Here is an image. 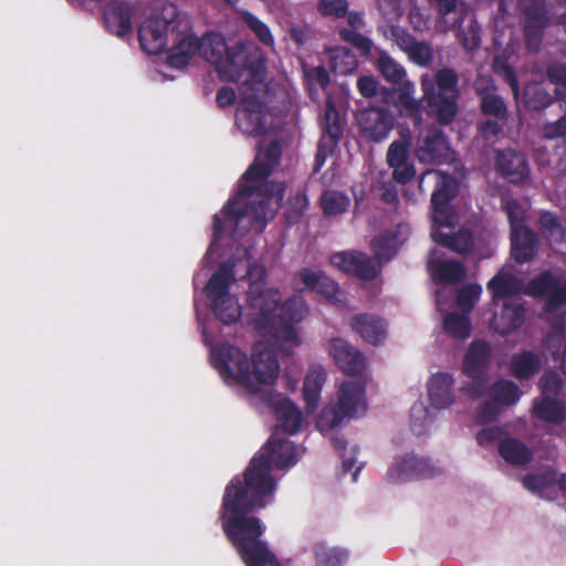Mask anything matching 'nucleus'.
Returning a JSON list of instances; mask_svg holds the SVG:
<instances>
[{"label": "nucleus", "mask_w": 566, "mask_h": 566, "mask_svg": "<svg viewBox=\"0 0 566 566\" xmlns=\"http://www.w3.org/2000/svg\"><path fill=\"white\" fill-rule=\"evenodd\" d=\"M296 448L286 439L271 437L254 455L242 475H234L224 488L219 521L227 539L259 538L265 526L254 513L272 497L276 481L273 468L295 465Z\"/></svg>", "instance_id": "obj_1"}, {"label": "nucleus", "mask_w": 566, "mask_h": 566, "mask_svg": "<svg viewBox=\"0 0 566 566\" xmlns=\"http://www.w3.org/2000/svg\"><path fill=\"white\" fill-rule=\"evenodd\" d=\"M243 174L233 199L228 200L221 216H213L212 243L219 242L226 234L232 240L243 238L250 230L263 231L266 222L273 218L271 201L277 192L283 198V188L268 181L281 157V146L276 140L269 144Z\"/></svg>", "instance_id": "obj_2"}, {"label": "nucleus", "mask_w": 566, "mask_h": 566, "mask_svg": "<svg viewBox=\"0 0 566 566\" xmlns=\"http://www.w3.org/2000/svg\"><path fill=\"white\" fill-rule=\"evenodd\" d=\"M277 289H266L254 295L251 307L255 312L253 327L264 338L277 346L284 355H291L301 345L296 325L307 315L308 307L301 296H291L281 305Z\"/></svg>", "instance_id": "obj_3"}, {"label": "nucleus", "mask_w": 566, "mask_h": 566, "mask_svg": "<svg viewBox=\"0 0 566 566\" xmlns=\"http://www.w3.org/2000/svg\"><path fill=\"white\" fill-rule=\"evenodd\" d=\"M210 361L226 382H234L251 392L274 384L280 373L275 353L266 347L254 348L250 360L239 347L221 343L210 349Z\"/></svg>", "instance_id": "obj_4"}, {"label": "nucleus", "mask_w": 566, "mask_h": 566, "mask_svg": "<svg viewBox=\"0 0 566 566\" xmlns=\"http://www.w3.org/2000/svg\"><path fill=\"white\" fill-rule=\"evenodd\" d=\"M458 84V73L450 67L438 70L433 78L429 75L421 77L423 99L436 114L437 122L440 125L452 123L459 112L460 90Z\"/></svg>", "instance_id": "obj_5"}, {"label": "nucleus", "mask_w": 566, "mask_h": 566, "mask_svg": "<svg viewBox=\"0 0 566 566\" xmlns=\"http://www.w3.org/2000/svg\"><path fill=\"white\" fill-rule=\"evenodd\" d=\"M359 408L366 409L365 384L360 380L344 381L338 389L337 403L322 410L316 427L319 431L335 429L345 418L356 417Z\"/></svg>", "instance_id": "obj_6"}, {"label": "nucleus", "mask_w": 566, "mask_h": 566, "mask_svg": "<svg viewBox=\"0 0 566 566\" xmlns=\"http://www.w3.org/2000/svg\"><path fill=\"white\" fill-rule=\"evenodd\" d=\"M524 293L544 300L543 310L548 314L566 306V281H562L551 270H544L532 277L525 285Z\"/></svg>", "instance_id": "obj_7"}, {"label": "nucleus", "mask_w": 566, "mask_h": 566, "mask_svg": "<svg viewBox=\"0 0 566 566\" xmlns=\"http://www.w3.org/2000/svg\"><path fill=\"white\" fill-rule=\"evenodd\" d=\"M450 144L436 125L423 128L417 136L413 154L420 164L440 166L450 160Z\"/></svg>", "instance_id": "obj_8"}, {"label": "nucleus", "mask_w": 566, "mask_h": 566, "mask_svg": "<svg viewBox=\"0 0 566 566\" xmlns=\"http://www.w3.org/2000/svg\"><path fill=\"white\" fill-rule=\"evenodd\" d=\"M411 147V133L409 129L400 130L399 138L395 139L386 153V163L392 169V179L407 185L416 177V167L409 160Z\"/></svg>", "instance_id": "obj_9"}, {"label": "nucleus", "mask_w": 566, "mask_h": 566, "mask_svg": "<svg viewBox=\"0 0 566 566\" xmlns=\"http://www.w3.org/2000/svg\"><path fill=\"white\" fill-rule=\"evenodd\" d=\"M239 129L249 136L262 137L268 133L265 114L256 94L240 91V104L235 114Z\"/></svg>", "instance_id": "obj_10"}, {"label": "nucleus", "mask_w": 566, "mask_h": 566, "mask_svg": "<svg viewBox=\"0 0 566 566\" xmlns=\"http://www.w3.org/2000/svg\"><path fill=\"white\" fill-rule=\"evenodd\" d=\"M245 70L256 77L260 72L265 73V65L261 60L249 63L248 55L241 45L229 48L220 65L216 69L219 77L228 82H237Z\"/></svg>", "instance_id": "obj_11"}, {"label": "nucleus", "mask_w": 566, "mask_h": 566, "mask_svg": "<svg viewBox=\"0 0 566 566\" xmlns=\"http://www.w3.org/2000/svg\"><path fill=\"white\" fill-rule=\"evenodd\" d=\"M295 289L298 291H308L323 297L324 300L336 303L339 302V285L331 279L324 271H314L303 268L294 274Z\"/></svg>", "instance_id": "obj_12"}, {"label": "nucleus", "mask_w": 566, "mask_h": 566, "mask_svg": "<svg viewBox=\"0 0 566 566\" xmlns=\"http://www.w3.org/2000/svg\"><path fill=\"white\" fill-rule=\"evenodd\" d=\"M437 469L427 458H419L413 453L396 460L387 471V480L391 483L408 482L411 480L432 478Z\"/></svg>", "instance_id": "obj_13"}, {"label": "nucleus", "mask_w": 566, "mask_h": 566, "mask_svg": "<svg viewBox=\"0 0 566 566\" xmlns=\"http://www.w3.org/2000/svg\"><path fill=\"white\" fill-rule=\"evenodd\" d=\"M176 14V7L171 6L169 19L153 17L139 27L138 41L146 53L157 55L166 49L168 25L172 22Z\"/></svg>", "instance_id": "obj_14"}, {"label": "nucleus", "mask_w": 566, "mask_h": 566, "mask_svg": "<svg viewBox=\"0 0 566 566\" xmlns=\"http://www.w3.org/2000/svg\"><path fill=\"white\" fill-rule=\"evenodd\" d=\"M359 128L365 137L379 143L388 137L394 128V116L386 107L361 109L356 115Z\"/></svg>", "instance_id": "obj_15"}, {"label": "nucleus", "mask_w": 566, "mask_h": 566, "mask_svg": "<svg viewBox=\"0 0 566 566\" xmlns=\"http://www.w3.org/2000/svg\"><path fill=\"white\" fill-rule=\"evenodd\" d=\"M245 566H282L266 542L259 538L228 539Z\"/></svg>", "instance_id": "obj_16"}, {"label": "nucleus", "mask_w": 566, "mask_h": 566, "mask_svg": "<svg viewBox=\"0 0 566 566\" xmlns=\"http://www.w3.org/2000/svg\"><path fill=\"white\" fill-rule=\"evenodd\" d=\"M329 354L346 375H359L365 370L366 359L363 353L342 338L332 339Z\"/></svg>", "instance_id": "obj_17"}, {"label": "nucleus", "mask_w": 566, "mask_h": 566, "mask_svg": "<svg viewBox=\"0 0 566 566\" xmlns=\"http://www.w3.org/2000/svg\"><path fill=\"white\" fill-rule=\"evenodd\" d=\"M135 7L126 1L112 2L103 12L105 28L118 38L129 35L133 31L132 19Z\"/></svg>", "instance_id": "obj_18"}, {"label": "nucleus", "mask_w": 566, "mask_h": 566, "mask_svg": "<svg viewBox=\"0 0 566 566\" xmlns=\"http://www.w3.org/2000/svg\"><path fill=\"white\" fill-rule=\"evenodd\" d=\"M500 175L511 184H522L530 178L527 159L512 149L499 151L495 159Z\"/></svg>", "instance_id": "obj_19"}, {"label": "nucleus", "mask_w": 566, "mask_h": 566, "mask_svg": "<svg viewBox=\"0 0 566 566\" xmlns=\"http://www.w3.org/2000/svg\"><path fill=\"white\" fill-rule=\"evenodd\" d=\"M492 349L483 339L473 340L464 355L462 371L468 378L485 376L491 364Z\"/></svg>", "instance_id": "obj_20"}, {"label": "nucleus", "mask_w": 566, "mask_h": 566, "mask_svg": "<svg viewBox=\"0 0 566 566\" xmlns=\"http://www.w3.org/2000/svg\"><path fill=\"white\" fill-rule=\"evenodd\" d=\"M526 308L520 302H505L491 319V327L501 336H507L525 322Z\"/></svg>", "instance_id": "obj_21"}, {"label": "nucleus", "mask_w": 566, "mask_h": 566, "mask_svg": "<svg viewBox=\"0 0 566 566\" xmlns=\"http://www.w3.org/2000/svg\"><path fill=\"white\" fill-rule=\"evenodd\" d=\"M350 327L370 345L377 346L387 337L386 322L373 314L361 313L354 315L350 318Z\"/></svg>", "instance_id": "obj_22"}, {"label": "nucleus", "mask_w": 566, "mask_h": 566, "mask_svg": "<svg viewBox=\"0 0 566 566\" xmlns=\"http://www.w3.org/2000/svg\"><path fill=\"white\" fill-rule=\"evenodd\" d=\"M436 250L431 251L427 268L437 283L458 284L467 275L465 265L455 260H440L434 258Z\"/></svg>", "instance_id": "obj_23"}, {"label": "nucleus", "mask_w": 566, "mask_h": 566, "mask_svg": "<svg viewBox=\"0 0 566 566\" xmlns=\"http://www.w3.org/2000/svg\"><path fill=\"white\" fill-rule=\"evenodd\" d=\"M454 379L449 373H437L428 381V396L436 409L449 408L454 402Z\"/></svg>", "instance_id": "obj_24"}, {"label": "nucleus", "mask_w": 566, "mask_h": 566, "mask_svg": "<svg viewBox=\"0 0 566 566\" xmlns=\"http://www.w3.org/2000/svg\"><path fill=\"white\" fill-rule=\"evenodd\" d=\"M316 9L323 18H332L334 20L346 18L347 24L350 28L363 29L365 27L363 13L349 10L348 0H318Z\"/></svg>", "instance_id": "obj_25"}, {"label": "nucleus", "mask_w": 566, "mask_h": 566, "mask_svg": "<svg viewBox=\"0 0 566 566\" xmlns=\"http://www.w3.org/2000/svg\"><path fill=\"white\" fill-rule=\"evenodd\" d=\"M325 381L326 371L323 366L318 364L311 365L304 378L302 389L303 399L305 401L306 411L308 413L316 410Z\"/></svg>", "instance_id": "obj_26"}, {"label": "nucleus", "mask_w": 566, "mask_h": 566, "mask_svg": "<svg viewBox=\"0 0 566 566\" xmlns=\"http://www.w3.org/2000/svg\"><path fill=\"white\" fill-rule=\"evenodd\" d=\"M542 369L539 354L523 349L511 357L509 365L510 374L520 381L530 380Z\"/></svg>", "instance_id": "obj_27"}, {"label": "nucleus", "mask_w": 566, "mask_h": 566, "mask_svg": "<svg viewBox=\"0 0 566 566\" xmlns=\"http://www.w3.org/2000/svg\"><path fill=\"white\" fill-rule=\"evenodd\" d=\"M234 281V263L230 261L222 262L206 285L208 298L214 302L222 297L230 296L229 290Z\"/></svg>", "instance_id": "obj_28"}, {"label": "nucleus", "mask_w": 566, "mask_h": 566, "mask_svg": "<svg viewBox=\"0 0 566 566\" xmlns=\"http://www.w3.org/2000/svg\"><path fill=\"white\" fill-rule=\"evenodd\" d=\"M536 234L524 228L511 232V255L520 264L530 262L536 254Z\"/></svg>", "instance_id": "obj_29"}, {"label": "nucleus", "mask_w": 566, "mask_h": 566, "mask_svg": "<svg viewBox=\"0 0 566 566\" xmlns=\"http://www.w3.org/2000/svg\"><path fill=\"white\" fill-rule=\"evenodd\" d=\"M556 483L557 470L553 467H547L542 472L527 473L522 480L524 489L549 501L556 499V494H549V490L554 488Z\"/></svg>", "instance_id": "obj_30"}, {"label": "nucleus", "mask_w": 566, "mask_h": 566, "mask_svg": "<svg viewBox=\"0 0 566 566\" xmlns=\"http://www.w3.org/2000/svg\"><path fill=\"white\" fill-rule=\"evenodd\" d=\"M497 449L501 458L515 467L528 464L534 457L528 446L517 438L507 437L502 439Z\"/></svg>", "instance_id": "obj_31"}, {"label": "nucleus", "mask_w": 566, "mask_h": 566, "mask_svg": "<svg viewBox=\"0 0 566 566\" xmlns=\"http://www.w3.org/2000/svg\"><path fill=\"white\" fill-rule=\"evenodd\" d=\"M430 235L433 242L460 254L469 253L474 245L473 233L468 229H460L452 234L433 229Z\"/></svg>", "instance_id": "obj_32"}, {"label": "nucleus", "mask_w": 566, "mask_h": 566, "mask_svg": "<svg viewBox=\"0 0 566 566\" xmlns=\"http://www.w3.org/2000/svg\"><path fill=\"white\" fill-rule=\"evenodd\" d=\"M277 426L287 434L296 433L302 424V412L290 399L279 400L274 406Z\"/></svg>", "instance_id": "obj_33"}, {"label": "nucleus", "mask_w": 566, "mask_h": 566, "mask_svg": "<svg viewBox=\"0 0 566 566\" xmlns=\"http://www.w3.org/2000/svg\"><path fill=\"white\" fill-rule=\"evenodd\" d=\"M533 416L552 424H562L566 421V405L551 397H543L533 406Z\"/></svg>", "instance_id": "obj_34"}, {"label": "nucleus", "mask_w": 566, "mask_h": 566, "mask_svg": "<svg viewBox=\"0 0 566 566\" xmlns=\"http://www.w3.org/2000/svg\"><path fill=\"white\" fill-rule=\"evenodd\" d=\"M492 294V301L517 295L521 290V281L512 273L500 271L486 284Z\"/></svg>", "instance_id": "obj_35"}, {"label": "nucleus", "mask_w": 566, "mask_h": 566, "mask_svg": "<svg viewBox=\"0 0 566 566\" xmlns=\"http://www.w3.org/2000/svg\"><path fill=\"white\" fill-rule=\"evenodd\" d=\"M200 44L199 55L217 69L229 49L224 38L219 33L208 32L201 36Z\"/></svg>", "instance_id": "obj_36"}, {"label": "nucleus", "mask_w": 566, "mask_h": 566, "mask_svg": "<svg viewBox=\"0 0 566 566\" xmlns=\"http://www.w3.org/2000/svg\"><path fill=\"white\" fill-rule=\"evenodd\" d=\"M476 93L480 97V111L484 116H491L497 120L507 117V106L500 95L488 88L481 90L479 87H476Z\"/></svg>", "instance_id": "obj_37"}, {"label": "nucleus", "mask_w": 566, "mask_h": 566, "mask_svg": "<svg viewBox=\"0 0 566 566\" xmlns=\"http://www.w3.org/2000/svg\"><path fill=\"white\" fill-rule=\"evenodd\" d=\"M315 566H343L348 560V552L340 547L327 546L318 542L313 546Z\"/></svg>", "instance_id": "obj_38"}, {"label": "nucleus", "mask_w": 566, "mask_h": 566, "mask_svg": "<svg viewBox=\"0 0 566 566\" xmlns=\"http://www.w3.org/2000/svg\"><path fill=\"white\" fill-rule=\"evenodd\" d=\"M323 132L328 139L329 149H334L343 136L340 115L333 102L328 101L325 107Z\"/></svg>", "instance_id": "obj_39"}, {"label": "nucleus", "mask_w": 566, "mask_h": 566, "mask_svg": "<svg viewBox=\"0 0 566 566\" xmlns=\"http://www.w3.org/2000/svg\"><path fill=\"white\" fill-rule=\"evenodd\" d=\"M216 317L226 325L237 323L241 317V306L235 296H226L211 302Z\"/></svg>", "instance_id": "obj_40"}, {"label": "nucleus", "mask_w": 566, "mask_h": 566, "mask_svg": "<svg viewBox=\"0 0 566 566\" xmlns=\"http://www.w3.org/2000/svg\"><path fill=\"white\" fill-rule=\"evenodd\" d=\"M521 395L518 386L507 379L497 380L490 388L491 398L503 406L515 405L520 400Z\"/></svg>", "instance_id": "obj_41"}, {"label": "nucleus", "mask_w": 566, "mask_h": 566, "mask_svg": "<svg viewBox=\"0 0 566 566\" xmlns=\"http://www.w3.org/2000/svg\"><path fill=\"white\" fill-rule=\"evenodd\" d=\"M324 216L334 217L347 211L350 199L344 192L337 190H326L319 199Z\"/></svg>", "instance_id": "obj_42"}, {"label": "nucleus", "mask_w": 566, "mask_h": 566, "mask_svg": "<svg viewBox=\"0 0 566 566\" xmlns=\"http://www.w3.org/2000/svg\"><path fill=\"white\" fill-rule=\"evenodd\" d=\"M397 237L391 233H381L374 238L370 242V248L374 258L379 264L388 262L397 253Z\"/></svg>", "instance_id": "obj_43"}, {"label": "nucleus", "mask_w": 566, "mask_h": 566, "mask_svg": "<svg viewBox=\"0 0 566 566\" xmlns=\"http://www.w3.org/2000/svg\"><path fill=\"white\" fill-rule=\"evenodd\" d=\"M308 198L306 191L298 190L287 199L284 217L289 226H294L301 221L308 209Z\"/></svg>", "instance_id": "obj_44"}, {"label": "nucleus", "mask_w": 566, "mask_h": 566, "mask_svg": "<svg viewBox=\"0 0 566 566\" xmlns=\"http://www.w3.org/2000/svg\"><path fill=\"white\" fill-rule=\"evenodd\" d=\"M447 334L457 339H465L471 334V322L468 314L449 313L443 319Z\"/></svg>", "instance_id": "obj_45"}, {"label": "nucleus", "mask_w": 566, "mask_h": 566, "mask_svg": "<svg viewBox=\"0 0 566 566\" xmlns=\"http://www.w3.org/2000/svg\"><path fill=\"white\" fill-rule=\"evenodd\" d=\"M413 85L405 82L397 94V105L400 106L410 117L415 118V123L421 120L422 103L412 96Z\"/></svg>", "instance_id": "obj_46"}, {"label": "nucleus", "mask_w": 566, "mask_h": 566, "mask_svg": "<svg viewBox=\"0 0 566 566\" xmlns=\"http://www.w3.org/2000/svg\"><path fill=\"white\" fill-rule=\"evenodd\" d=\"M524 25L546 29L551 23L545 0H532L524 11Z\"/></svg>", "instance_id": "obj_47"}, {"label": "nucleus", "mask_w": 566, "mask_h": 566, "mask_svg": "<svg viewBox=\"0 0 566 566\" xmlns=\"http://www.w3.org/2000/svg\"><path fill=\"white\" fill-rule=\"evenodd\" d=\"M359 30L350 27L340 28L338 35L343 42L356 49L361 56L368 57L371 54L374 43L369 38L360 33Z\"/></svg>", "instance_id": "obj_48"}, {"label": "nucleus", "mask_w": 566, "mask_h": 566, "mask_svg": "<svg viewBox=\"0 0 566 566\" xmlns=\"http://www.w3.org/2000/svg\"><path fill=\"white\" fill-rule=\"evenodd\" d=\"M543 345L551 354L554 364L558 365L566 375V335L549 332Z\"/></svg>", "instance_id": "obj_49"}, {"label": "nucleus", "mask_w": 566, "mask_h": 566, "mask_svg": "<svg viewBox=\"0 0 566 566\" xmlns=\"http://www.w3.org/2000/svg\"><path fill=\"white\" fill-rule=\"evenodd\" d=\"M358 67L356 55L347 48L335 50L331 56V69L340 75L352 74Z\"/></svg>", "instance_id": "obj_50"}, {"label": "nucleus", "mask_w": 566, "mask_h": 566, "mask_svg": "<svg viewBox=\"0 0 566 566\" xmlns=\"http://www.w3.org/2000/svg\"><path fill=\"white\" fill-rule=\"evenodd\" d=\"M458 185L453 177L446 175L440 185L434 189L431 196L432 207H448L449 202L455 198Z\"/></svg>", "instance_id": "obj_51"}, {"label": "nucleus", "mask_w": 566, "mask_h": 566, "mask_svg": "<svg viewBox=\"0 0 566 566\" xmlns=\"http://www.w3.org/2000/svg\"><path fill=\"white\" fill-rule=\"evenodd\" d=\"M553 96L541 85H530L524 91V102L528 109L541 111L553 103Z\"/></svg>", "instance_id": "obj_52"}, {"label": "nucleus", "mask_w": 566, "mask_h": 566, "mask_svg": "<svg viewBox=\"0 0 566 566\" xmlns=\"http://www.w3.org/2000/svg\"><path fill=\"white\" fill-rule=\"evenodd\" d=\"M377 67L380 74L391 83H401L406 76L405 69L398 64L391 56L386 52H381L377 60Z\"/></svg>", "instance_id": "obj_53"}, {"label": "nucleus", "mask_w": 566, "mask_h": 566, "mask_svg": "<svg viewBox=\"0 0 566 566\" xmlns=\"http://www.w3.org/2000/svg\"><path fill=\"white\" fill-rule=\"evenodd\" d=\"M538 223L543 232L556 242H562L565 239V228L562 224L560 218L555 212L543 211Z\"/></svg>", "instance_id": "obj_54"}, {"label": "nucleus", "mask_w": 566, "mask_h": 566, "mask_svg": "<svg viewBox=\"0 0 566 566\" xmlns=\"http://www.w3.org/2000/svg\"><path fill=\"white\" fill-rule=\"evenodd\" d=\"M354 255L356 261L353 262V268L356 270H352L350 274L365 281L374 280L378 275L379 269L373 259L366 253L355 250Z\"/></svg>", "instance_id": "obj_55"}, {"label": "nucleus", "mask_w": 566, "mask_h": 566, "mask_svg": "<svg viewBox=\"0 0 566 566\" xmlns=\"http://www.w3.org/2000/svg\"><path fill=\"white\" fill-rule=\"evenodd\" d=\"M482 293L481 285L471 283L462 286L457 295V305L465 314H469L478 303Z\"/></svg>", "instance_id": "obj_56"}, {"label": "nucleus", "mask_w": 566, "mask_h": 566, "mask_svg": "<svg viewBox=\"0 0 566 566\" xmlns=\"http://www.w3.org/2000/svg\"><path fill=\"white\" fill-rule=\"evenodd\" d=\"M242 20L262 44L266 46L273 45L274 39L272 36L271 30L263 21L248 11L242 14Z\"/></svg>", "instance_id": "obj_57"}, {"label": "nucleus", "mask_w": 566, "mask_h": 566, "mask_svg": "<svg viewBox=\"0 0 566 566\" xmlns=\"http://www.w3.org/2000/svg\"><path fill=\"white\" fill-rule=\"evenodd\" d=\"M504 210L510 222L511 232L526 228L524 226V210L517 200H506L504 205Z\"/></svg>", "instance_id": "obj_58"}, {"label": "nucleus", "mask_w": 566, "mask_h": 566, "mask_svg": "<svg viewBox=\"0 0 566 566\" xmlns=\"http://www.w3.org/2000/svg\"><path fill=\"white\" fill-rule=\"evenodd\" d=\"M331 441H332V444L335 448V450H337L339 452V455L342 458V465H343L344 472L350 471L354 468L355 463H356L355 454L358 451L357 447H353L350 449V454L347 457L346 455L347 442H346L344 437H342V436H334L331 439Z\"/></svg>", "instance_id": "obj_59"}, {"label": "nucleus", "mask_w": 566, "mask_h": 566, "mask_svg": "<svg viewBox=\"0 0 566 566\" xmlns=\"http://www.w3.org/2000/svg\"><path fill=\"white\" fill-rule=\"evenodd\" d=\"M538 386L545 397L557 395L563 388V379L556 371H545L539 379Z\"/></svg>", "instance_id": "obj_60"}, {"label": "nucleus", "mask_w": 566, "mask_h": 566, "mask_svg": "<svg viewBox=\"0 0 566 566\" xmlns=\"http://www.w3.org/2000/svg\"><path fill=\"white\" fill-rule=\"evenodd\" d=\"M188 42H178L168 52L167 64L174 69H182L188 65L190 57L188 53L184 52L185 46H190Z\"/></svg>", "instance_id": "obj_61"}, {"label": "nucleus", "mask_w": 566, "mask_h": 566, "mask_svg": "<svg viewBox=\"0 0 566 566\" xmlns=\"http://www.w3.org/2000/svg\"><path fill=\"white\" fill-rule=\"evenodd\" d=\"M544 28L526 27L524 25L525 46L530 52L537 53L541 51L544 40Z\"/></svg>", "instance_id": "obj_62"}, {"label": "nucleus", "mask_w": 566, "mask_h": 566, "mask_svg": "<svg viewBox=\"0 0 566 566\" xmlns=\"http://www.w3.org/2000/svg\"><path fill=\"white\" fill-rule=\"evenodd\" d=\"M409 55L413 62L421 66H426L433 60L432 49L423 43L416 42L409 48Z\"/></svg>", "instance_id": "obj_63"}, {"label": "nucleus", "mask_w": 566, "mask_h": 566, "mask_svg": "<svg viewBox=\"0 0 566 566\" xmlns=\"http://www.w3.org/2000/svg\"><path fill=\"white\" fill-rule=\"evenodd\" d=\"M499 405L500 403L495 402L494 399L483 402L476 413V421L480 424H486L495 421L500 413Z\"/></svg>", "instance_id": "obj_64"}]
</instances>
